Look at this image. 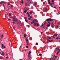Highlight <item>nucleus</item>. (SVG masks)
I'll use <instances>...</instances> for the list:
<instances>
[{"label": "nucleus", "instance_id": "nucleus-1", "mask_svg": "<svg viewBox=\"0 0 60 60\" xmlns=\"http://www.w3.org/2000/svg\"><path fill=\"white\" fill-rule=\"evenodd\" d=\"M12 19H13L12 20L13 21V23L15 24V22H16L18 21V19L17 18H16V16H15L13 17H12Z\"/></svg>", "mask_w": 60, "mask_h": 60}, {"label": "nucleus", "instance_id": "nucleus-2", "mask_svg": "<svg viewBox=\"0 0 60 60\" xmlns=\"http://www.w3.org/2000/svg\"><path fill=\"white\" fill-rule=\"evenodd\" d=\"M53 19H52L51 18H50L49 19H46V20L45 21H47V22H48V21H53Z\"/></svg>", "mask_w": 60, "mask_h": 60}, {"label": "nucleus", "instance_id": "nucleus-3", "mask_svg": "<svg viewBox=\"0 0 60 60\" xmlns=\"http://www.w3.org/2000/svg\"><path fill=\"white\" fill-rule=\"evenodd\" d=\"M50 26V22H48V23L47 24V26L48 27H49V26Z\"/></svg>", "mask_w": 60, "mask_h": 60}, {"label": "nucleus", "instance_id": "nucleus-4", "mask_svg": "<svg viewBox=\"0 0 60 60\" xmlns=\"http://www.w3.org/2000/svg\"><path fill=\"white\" fill-rule=\"evenodd\" d=\"M32 22H33V23H34V26H36V23L34 22V20H33L32 21Z\"/></svg>", "mask_w": 60, "mask_h": 60}, {"label": "nucleus", "instance_id": "nucleus-5", "mask_svg": "<svg viewBox=\"0 0 60 60\" xmlns=\"http://www.w3.org/2000/svg\"><path fill=\"white\" fill-rule=\"evenodd\" d=\"M55 59H56L55 58H51L49 59L50 60H55Z\"/></svg>", "mask_w": 60, "mask_h": 60}, {"label": "nucleus", "instance_id": "nucleus-6", "mask_svg": "<svg viewBox=\"0 0 60 60\" xmlns=\"http://www.w3.org/2000/svg\"><path fill=\"white\" fill-rule=\"evenodd\" d=\"M27 3H31V1L30 0H27Z\"/></svg>", "mask_w": 60, "mask_h": 60}, {"label": "nucleus", "instance_id": "nucleus-7", "mask_svg": "<svg viewBox=\"0 0 60 60\" xmlns=\"http://www.w3.org/2000/svg\"><path fill=\"white\" fill-rule=\"evenodd\" d=\"M5 2L4 1H1L0 2V4H5Z\"/></svg>", "mask_w": 60, "mask_h": 60}, {"label": "nucleus", "instance_id": "nucleus-8", "mask_svg": "<svg viewBox=\"0 0 60 60\" xmlns=\"http://www.w3.org/2000/svg\"><path fill=\"white\" fill-rule=\"evenodd\" d=\"M51 26L52 28H54L55 27V25L54 24H52Z\"/></svg>", "mask_w": 60, "mask_h": 60}, {"label": "nucleus", "instance_id": "nucleus-9", "mask_svg": "<svg viewBox=\"0 0 60 60\" xmlns=\"http://www.w3.org/2000/svg\"><path fill=\"white\" fill-rule=\"evenodd\" d=\"M31 19H32V16H30V18H28V20H31Z\"/></svg>", "mask_w": 60, "mask_h": 60}, {"label": "nucleus", "instance_id": "nucleus-10", "mask_svg": "<svg viewBox=\"0 0 60 60\" xmlns=\"http://www.w3.org/2000/svg\"><path fill=\"white\" fill-rule=\"evenodd\" d=\"M34 21L35 22H38L37 20L35 19H34Z\"/></svg>", "mask_w": 60, "mask_h": 60}, {"label": "nucleus", "instance_id": "nucleus-11", "mask_svg": "<svg viewBox=\"0 0 60 60\" xmlns=\"http://www.w3.org/2000/svg\"><path fill=\"white\" fill-rule=\"evenodd\" d=\"M59 49V48H58V47L57 48L56 50V51H57L58 50V49Z\"/></svg>", "mask_w": 60, "mask_h": 60}, {"label": "nucleus", "instance_id": "nucleus-12", "mask_svg": "<svg viewBox=\"0 0 60 60\" xmlns=\"http://www.w3.org/2000/svg\"><path fill=\"white\" fill-rule=\"evenodd\" d=\"M36 4H37V3L35 2L34 3L33 5H36Z\"/></svg>", "mask_w": 60, "mask_h": 60}, {"label": "nucleus", "instance_id": "nucleus-13", "mask_svg": "<svg viewBox=\"0 0 60 60\" xmlns=\"http://www.w3.org/2000/svg\"><path fill=\"white\" fill-rule=\"evenodd\" d=\"M46 25L44 26L43 27V29H45V28H46Z\"/></svg>", "mask_w": 60, "mask_h": 60}, {"label": "nucleus", "instance_id": "nucleus-14", "mask_svg": "<svg viewBox=\"0 0 60 60\" xmlns=\"http://www.w3.org/2000/svg\"><path fill=\"white\" fill-rule=\"evenodd\" d=\"M33 11H30L29 12V13L30 14H32L33 13Z\"/></svg>", "mask_w": 60, "mask_h": 60}, {"label": "nucleus", "instance_id": "nucleus-15", "mask_svg": "<svg viewBox=\"0 0 60 60\" xmlns=\"http://www.w3.org/2000/svg\"><path fill=\"white\" fill-rule=\"evenodd\" d=\"M49 42H52L53 41V40H49Z\"/></svg>", "mask_w": 60, "mask_h": 60}, {"label": "nucleus", "instance_id": "nucleus-16", "mask_svg": "<svg viewBox=\"0 0 60 60\" xmlns=\"http://www.w3.org/2000/svg\"><path fill=\"white\" fill-rule=\"evenodd\" d=\"M3 59L4 57H3L1 56L0 57V59Z\"/></svg>", "mask_w": 60, "mask_h": 60}, {"label": "nucleus", "instance_id": "nucleus-17", "mask_svg": "<svg viewBox=\"0 0 60 60\" xmlns=\"http://www.w3.org/2000/svg\"><path fill=\"white\" fill-rule=\"evenodd\" d=\"M21 23V21H19L18 22V24H20Z\"/></svg>", "mask_w": 60, "mask_h": 60}, {"label": "nucleus", "instance_id": "nucleus-18", "mask_svg": "<svg viewBox=\"0 0 60 60\" xmlns=\"http://www.w3.org/2000/svg\"><path fill=\"white\" fill-rule=\"evenodd\" d=\"M58 25H56V26L55 28H58Z\"/></svg>", "mask_w": 60, "mask_h": 60}, {"label": "nucleus", "instance_id": "nucleus-19", "mask_svg": "<svg viewBox=\"0 0 60 60\" xmlns=\"http://www.w3.org/2000/svg\"><path fill=\"white\" fill-rule=\"evenodd\" d=\"M53 35L54 36H56H56H57V34H54Z\"/></svg>", "mask_w": 60, "mask_h": 60}, {"label": "nucleus", "instance_id": "nucleus-20", "mask_svg": "<svg viewBox=\"0 0 60 60\" xmlns=\"http://www.w3.org/2000/svg\"><path fill=\"white\" fill-rule=\"evenodd\" d=\"M50 5L51 6V5H54V3H51L50 4Z\"/></svg>", "mask_w": 60, "mask_h": 60}, {"label": "nucleus", "instance_id": "nucleus-21", "mask_svg": "<svg viewBox=\"0 0 60 60\" xmlns=\"http://www.w3.org/2000/svg\"><path fill=\"white\" fill-rule=\"evenodd\" d=\"M2 55L3 56H4V52H2Z\"/></svg>", "mask_w": 60, "mask_h": 60}, {"label": "nucleus", "instance_id": "nucleus-22", "mask_svg": "<svg viewBox=\"0 0 60 60\" xmlns=\"http://www.w3.org/2000/svg\"><path fill=\"white\" fill-rule=\"evenodd\" d=\"M24 36V37H25V38H26V34H25Z\"/></svg>", "mask_w": 60, "mask_h": 60}, {"label": "nucleus", "instance_id": "nucleus-23", "mask_svg": "<svg viewBox=\"0 0 60 60\" xmlns=\"http://www.w3.org/2000/svg\"><path fill=\"white\" fill-rule=\"evenodd\" d=\"M47 10V8H45V12H46Z\"/></svg>", "mask_w": 60, "mask_h": 60}, {"label": "nucleus", "instance_id": "nucleus-24", "mask_svg": "<svg viewBox=\"0 0 60 60\" xmlns=\"http://www.w3.org/2000/svg\"><path fill=\"white\" fill-rule=\"evenodd\" d=\"M2 49H3L4 48V45L2 44V47H1Z\"/></svg>", "mask_w": 60, "mask_h": 60}, {"label": "nucleus", "instance_id": "nucleus-25", "mask_svg": "<svg viewBox=\"0 0 60 60\" xmlns=\"http://www.w3.org/2000/svg\"><path fill=\"white\" fill-rule=\"evenodd\" d=\"M26 11H27V10H25L24 11V13H26Z\"/></svg>", "mask_w": 60, "mask_h": 60}, {"label": "nucleus", "instance_id": "nucleus-26", "mask_svg": "<svg viewBox=\"0 0 60 60\" xmlns=\"http://www.w3.org/2000/svg\"><path fill=\"white\" fill-rule=\"evenodd\" d=\"M25 6H27V4L26 3L25 4Z\"/></svg>", "mask_w": 60, "mask_h": 60}, {"label": "nucleus", "instance_id": "nucleus-27", "mask_svg": "<svg viewBox=\"0 0 60 60\" xmlns=\"http://www.w3.org/2000/svg\"><path fill=\"white\" fill-rule=\"evenodd\" d=\"M28 56L29 57H30V54H28Z\"/></svg>", "mask_w": 60, "mask_h": 60}, {"label": "nucleus", "instance_id": "nucleus-28", "mask_svg": "<svg viewBox=\"0 0 60 60\" xmlns=\"http://www.w3.org/2000/svg\"><path fill=\"white\" fill-rule=\"evenodd\" d=\"M46 37H44V40H46Z\"/></svg>", "mask_w": 60, "mask_h": 60}, {"label": "nucleus", "instance_id": "nucleus-29", "mask_svg": "<svg viewBox=\"0 0 60 60\" xmlns=\"http://www.w3.org/2000/svg\"><path fill=\"white\" fill-rule=\"evenodd\" d=\"M11 13H9V16H11Z\"/></svg>", "mask_w": 60, "mask_h": 60}, {"label": "nucleus", "instance_id": "nucleus-30", "mask_svg": "<svg viewBox=\"0 0 60 60\" xmlns=\"http://www.w3.org/2000/svg\"><path fill=\"white\" fill-rule=\"evenodd\" d=\"M39 55L40 56H42V54H39Z\"/></svg>", "mask_w": 60, "mask_h": 60}, {"label": "nucleus", "instance_id": "nucleus-31", "mask_svg": "<svg viewBox=\"0 0 60 60\" xmlns=\"http://www.w3.org/2000/svg\"><path fill=\"white\" fill-rule=\"evenodd\" d=\"M59 53V52H57L56 53V55H58Z\"/></svg>", "mask_w": 60, "mask_h": 60}, {"label": "nucleus", "instance_id": "nucleus-32", "mask_svg": "<svg viewBox=\"0 0 60 60\" xmlns=\"http://www.w3.org/2000/svg\"><path fill=\"white\" fill-rule=\"evenodd\" d=\"M36 45H38V43H36Z\"/></svg>", "mask_w": 60, "mask_h": 60}, {"label": "nucleus", "instance_id": "nucleus-33", "mask_svg": "<svg viewBox=\"0 0 60 60\" xmlns=\"http://www.w3.org/2000/svg\"><path fill=\"white\" fill-rule=\"evenodd\" d=\"M31 51H30L29 52V53L28 54H31Z\"/></svg>", "mask_w": 60, "mask_h": 60}, {"label": "nucleus", "instance_id": "nucleus-34", "mask_svg": "<svg viewBox=\"0 0 60 60\" xmlns=\"http://www.w3.org/2000/svg\"><path fill=\"white\" fill-rule=\"evenodd\" d=\"M28 16L29 17H30V15L28 14Z\"/></svg>", "mask_w": 60, "mask_h": 60}, {"label": "nucleus", "instance_id": "nucleus-35", "mask_svg": "<svg viewBox=\"0 0 60 60\" xmlns=\"http://www.w3.org/2000/svg\"><path fill=\"white\" fill-rule=\"evenodd\" d=\"M5 18H6V17H7V16H6V14H5Z\"/></svg>", "mask_w": 60, "mask_h": 60}, {"label": "nucleus", "instance_id": "nucleus-36", "mask_svg": "<svg viewBox=\"0 0 60 60\" xmlns=\"http://www.w3.org/2000/svg\"><path fill=\"white\" fill-rule=\"evenodd\" d=\"M8 20H10L11 21V20L9 19H8Z\"/></svg>", "mask_w": 60, "mask_h": 60}, {"label": "nucleus", "instance_id": "nucleus-37", "mask_svg": "<svg viewBox=\"0 0 60 60\" xmlns=\"http://www.w3.org/2000/svg\"><path fill=\"white\" fill-rule=\"evenodd\" d=\"M13 27L14 29H15V28H16V27H15V26H14Z\"/></svg>", "mask_w": 60, "mask_h": 60}, {"label": "nucleus", "instance_id": "nucleus-38", "mask_svg": "<svg viewBox=\"0 0 60 60\" xmlns=\"http://www.w3.org/2000/svg\"><path fill=\"white\" fill-rule=\"evenodd\" d=\"M37 26H39V24L38 23L37 25Z\"/></svg>", "mask_w": 60, "mask_h": 60}, {"label": "nucleus", "instance_id": "nucleus-39", "mask_svg": "<svg viewBox=\"0 0 60 60\" xmlns=\"http://www.w3.org/2000/svg\"><path fill=\"white\" fill-rule=\"evenodd\" d=\"M26 14L27 15H28V14H29V13L28 12H27V13Z\"/></svg>", "mask_w": 60, "mask_h": 60}, {"label": "nucleus", "instance_id": "nucleus-40", "mask_svg": "<svg viewBox=\"0 0 60 60\" xmlns=\"http://www.w3.org/2000/svg\"><path fill=\"white\" fill-rule=\"evenodd\" d=\"M3 35H2V36H1V38H3Z\"/></svg>", "mask_w": 60, "mask_h": 60}, {"label": "nucleus", "instance_id": "nucleus-41", "mask_svg": "<svg viewBox=\"0 0 60 60\" xmlns=\"http://www.w3.org/2000/svg\"><path fill=\"white\" fill-rule=\"evenodd\" d=\"M26 19L27 18H26V17H24V19H25V20H26Z\"/></svg>", "mask_w": 60, "mask_h": 60}, {"label": "nucleus", "instance_id": "nucleus-42", "mask_svg": "<svg viewBox=\"0 0 60 60\" xmlns=\"http://www.w3.org/2000/svg\"><path fill=\"white\" fill-rule=\"evenodd\" d=\"M23 3H24V2H23V1H22L21 2V3H22V4H23Z\"/></svg>", "mask_w": 60, "mask_h": 60}, {"label": "nucleus", "instance_id": "nucleus-43", "mask_svg": "<svg viewBox=\"0 0 60 60\" xmlns=\"http://www.w3.org/2000/svg\"><path fill=\"white\" fill-rule=\"evenodd\" d=\"M59 52H60V49H58V51Z\"/></svg>", "mask_w": 60, "mask_h": 60}, {"label": "nucleus", "instance_id": "nucleus-44", "mask_svg": "<svg viewBox=\"0 0 60 60\" xmlns=\"http://www.w3.org/2000/svg\"><path fill=\"white\" fill-rule=\"evenodd\" d=\"M55 55H54L53 56V58H55Z\"/></svg>", "mask_w": 60, "mask_h": 60}, {"label": "nucleus", "instance_id": "nucleus-45", "mask_svg": "<svg viewBox=\"0 0 60 60\" xmlns=\"http://www.w3.org/2000/svg\"><path fill=\"white\" fill-rule=\"evenodd\" d=\"M26 47L27 49H28V46H26Z\"/></svg>", "mask_w": 60, "mask_h": 60}, {"label": "nucleus", "instance_id": "nucleus-46", "mask_svg": "<svg viewBox=\"0 0 60 60\" xmlns=\"http://www.w3.org/2000/svg\"><path fill=\"white\" fill-rule=\"evenodd\" d=\"M25 21L26 22H27V20H25Z\"/></svg>", "mask_w": 60, "mask_h": 60}, {"label": "nucleus", "instance_id": "nucleus-47", "mask_svg": "<svg viewBox=\"0 0 60 60\" xmlns=\"http://www.w3.org/2000/svg\"><path fill=\"white\" fill-rule=\"evenodd\" d=\"M48 4H51V3H50V2H49Z\"/></svg>", "mask_w": 60, "mask_h": 60}, {"label": "nucleus", "instance_id": "nucleus-48", "mask_svg": "<svg viewBox=\"0 0 60 60\" xmlns=\"http://www.w3.org/2000/svg\"><path fill=\"white\" fill-rule=\"evenodd\" d=\"M48 2H50V0H48Z\"/></svg>", "mask_w": 60, "mask_h": 60}, {"label": "nucleus", "instance_id": "nucleus-49", "mask_svg": "<svg viewBox=\"0 0 60 60\" xmlns=\"http://www.w3.org/2000/svg\"><path fill=\"white\" fill-rule=\"evenodd\" d=\"M49 39H51V37H49Z\"/></svg>", "mask_w": 60, "mask_h": 60}, {"label": "nucleus", "instance_id": "nucleus-50", "mask_svg": "<svg viewBox=\"0 0 60 60\" xmlns=\"http://www.w3.org/2000/svg\"><path fill=\"white\" fill-rule=\"evenodd\" d=\"M43 25H44L43 24H42V25L41 26H43Z\"/></svg>", "mask_w": 60, "mask_h": 60}, {"label": "nucleus", "instance_id": "nucleus-51", "mask_svg": "<svg viewBox=\"0 0 60 60\" xmlns=\"http://www.w3.org/2000/svg\"><path fill=\"white\" fill-rule=\"evenodd\" d=\"M11 7H13V5H11Z\"/></svg>", "mask_w": 60, "mask_h": 60}, {"label": "nucleus", "instance_id": "nucleus-52", "mask_svg": "<svg viewBox=\"0 0 60 60\" xmlns=\"http://www.w3.org/2000/svg\"><path fill=\"white\" fill-rule=\"evenodd\" d=\"M43 4H45V2H44L43 3Z\"/></svg>", "mask_w": 60, "mask_h": 60}, {"label": "nucleus", "instance_id": "nucleus-53", "mask_svg": "<svg viewBox=\"0 0 60 60\" xmlns=\"http://www.w3.org/2000/svg\"><path fill=\"white\" fill-rule=\"evenodd\" d=\"M8 4V5H11V4Z\"/></svg>", "mask_w": 60, "mask_h": 60}, {"label": "nucleus", "instance_id": "nucleus-54", "mask_svg": "<svg viewBox=\"0 0 60 60\" xmlns=\"http://www.w3.org/2000/svg\"><path fill=\"white\" fill-rule=\"evenodd\" d=\"M26 42H27V41H28V40H27V39L26 40Z\"/></svg>", "mask_w": 60, "mask_h": 60}, {"label": "nucleus", "instance_id": "nucleus-55", "mask_svg": "<svg viewBox=\"0 0 60 60\" xmlns=\"http://www.w3.org/2000/svg\"><path fill=\"white\" fill-rule=\"evenodd\" d=\"M59 39V38L58 37H57L56 38V39Z\"/></svg>", "mask_w": 60, "mask_h": 60}, {"label": "nucleus", "instance_id": "nucleus-56", "mask_svg": "<svg viewBox=\"0 0 60 60\" xmlns=\"http://www.w3.org/2000/svg\"><path fill=\"white\" fill-rule=\"evenodd\" d=\"M58 25H60V24L59 23V22H58Z\"/></svg>", "mask_w": 60, "mask_h": 60}, {"label": "nucleus", "instance_id": "nucleus-57", "mask_svg": "<svg viewBox=\"0 0 60 60\" xmlns=\"http://www.w3.org/2000/svg\"><path fill=\"white\" fill-rule=\"evenodd\" d=\"M49 36H48L47 37V38H49Z\"/></svg>", "mask_w": 60, "mask_h": 60}, {"label": "nucleus", "instance_id": "nucleus-58", "mask_svg": "<svg viewBox=\"0 0 60 60\" xmlns=\"http://www.w3.org/2000/svg\"><path fill=\"white\" fill-rule=\"evenodd\" d=\"M52 2H54V0H52Z\"/></svg>", "mask_w": 60, "mask_h": 60}, {"label": "nucleus", "instance_id": "nucleus-59", "mask_svg": "<svg viewBox=\"0 0 60 60\" xmlns=\"http://www.w3.org/2000/svg\"><path fill=\"white\" fill-rule=\"evenodd\" d=\"M53 38H55V36H53Z\"/></svg>", "mask_w": 60, "mask_h": 60}, {"label": "nucleus", "instance_id": "nucleus-60", "mask_svg": "<svg viewBox=\"0 0 60 60\" xmlns=\"http://www.w3.org/2000/svg\"><path fill=\"white\" fill-rule=\"evenodd\" d=\"M41 2H43V0H41Z\"/></svg>", "mask_w": 60, "mask_h": 60}, {"label": "nucleus", "instance_id": "nucleus-61", "mask_svg": "<svg viewBox=\"0 0 60 60\" xmlns=\"http://www.w3.org/2000/svg\"><path fill=\"white\" fill-rule=\"evenodd\" d=\"M57 57V56H55V58H56Z\"/></svg>", "mask_w": 60, "mask_h": 60}, {"label": "nucleus", "instance_id": "nucleus-62", "mask_svg": "<svg viewBox=\"0 0 60 60\" xmlns=\"http://www.w3.org/2000/svg\"><path fill=\"white\" fill-rule=\"evenodd\" d=\"M41 34H43V32H41Z\"/></svg>", "mask_w": 60, "mask_h": 60}, {"label": "nucleus", "instance_id": "nucleus-63", "mask_svg": "<svg viewBox=\"0 0 60 60\" xmlns=\"http://www.w3.org/2000/svg\"><path fill=\"white\" fill-rule=\"evenodd\" d=\"M31 23L32 24H33V22H31Z\"/></svg>", "mask_w": 60, "mask_h": 60}, {"label": "nucleus", "instance_id": "nucleus-64", "mask_svg": "<svg viewBox=\"0 0 60 60\" xmlns=\"http://www.w3.org/2000/svg\"><path fill=\"white\" fill-rule=\"evenodd\" d=\"M10 18H12V16H11L10 17Z\"/></svg>", "mask_w": 60, "mask_h": 60}]
</instances>
